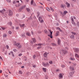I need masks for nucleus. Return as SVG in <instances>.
Returning a JSON list of instances; mask_svg holds the SVG:
<instances>
[{
  "label": "nucleus",
  "mask_w": 79,
  "mask_h": 79,
  "mask_svg": "<svg viewBox=\"0 0 79 79\" xmlns=\"http://www.w3.org/2000/svg\"><path fill=\"white\" fill-rule=\"evenodd\" d=\"M14 45L15 46H17V47H18L19 48H21V45H20V43H16V42H14Z\"/></svg>",
  "instance_id": "1"
},
{
  "label": "nucleus",
  "mask_w": 79,
  "mask_h": 79,
  "mask_svg": "<svg viewBox=\"0 0 79 79\" xmlns=\"http://www.w3.org/2000/svg\"><path fill=\"white\" fill-rule=\"evenodd\" d=\"M68 50V48H66L65 50H62V52L64 54H66V53H67L68 52H67V50Z\"/></svg>",
  "instance_id": "2"
},
{
  "label": "nucleus",
  "mask_w": 79,
  "mask_h": 79,
  "mask_svg": "<svg viewBox=\"0 0 79 79\" xmlns=\"http://www.w3.org/2000/svg\"><path fill=\"white\" fill-rule=\"evenodd\" d=\"M49 31L50 35H48L49 37H50V38H51V39H52V38H53V36H52V34H53V32H51V30H49Z\"/></svg>",
  "instance_id": "3"
},
{
  "label": "nucleus",
  "mask_w": 79,
  "mask_h": 79,
  "mask_svg": "<svg viewBox=\"0 0 79 79\" xmlns=\"http://www.w3.org/2000/svg\"><path fill=\"white\" fill-rule=\"evenodd\" d=\"M71 19L72 21V24H73L76 25V23H75V22H74V19H73V16L71 17Z\"/></svg>",
  "instance_id": "4"
},
{
  "label": "nucleus",
  "mask_w": 79,
  "mask_h": 79,
  "mask_svg": "<svg viewBox=\"0 0 79 79\" xmlns=\"http://www.w3.org/2000/svg\"><path fill=\"white\" fill-rule=\"evenodd\" d=\"M8 15L10 16H12V15H13V12L10 10H9Z\"/></svg>",
  "instance_id": "5"
},
{
  "label": "nucleus",
  "mask_w": 79,
  "mask_h": 79,
  "mask_svg": "<svg viewBox=\"0 0 79 79\" xmlns=\"http://www.w3.org/2000/svg\"><path fill=\"white\" fill-rule=\"evenodd\" d=\"M65 4L67 8H69V7H70V4L68 2H66Z\"/></svg>",
  "instance_id": "6"
},
{
  "label": "nucleus",
  "mask_w": 79,
  "mask_h": 79,
  "mask_svg": "<svg viewBox=\"0 0 79 79\" xmlns=\"http://www.w3.org/2000/svg\"><path fill=\"white\" fill-rule=\"evenodd\" d=\"M43 64L44 66H48L49 64L48 63H46V64H45L44 62H43Z\"/></svg>",
  "instance_id": "7"
},
{
  "label": "nucleus",
  "mask_w": 79,
  "mask_h": 79,
  "mask_svg": "<svg viewBox=\"0 0 79 79\" xmlns=\"http://www.w3.org/2000/svg\"><path fill=\"white\" fill-rule=\"evenodd\" d=\"M60 43H61V40H60V39H58V42H57L58 45H60Z\"/></svg>",
  "instance_id": "8"
},
{
  "label": "nucleus",
  "mask_w": 79,
  "mask_h": 79,
  "mask_svg": "<svg viewBox=\"0 0 79 79\" xmlns=\"http://www.w3.org/2000/svg\"><path fill=\"white\" fill-rule=\"evenodd\" d=\"M70 38L72 39H74V36L73 35H72L70 36Z\"/></svg>",
  "instance_id": "9"
},
{
  "label": "nucleus",
  "mask_w": 79,
  "mask_h": 79,
  "mask_svg": "<svg viewBox=\"0 0 79 79\" xmlns=\"http://www.w3.org/2000/svg\"><path fill=\"white\" fill-rule=\"evenodd\" d=\"M59 79H61V78H62V77H63V75H62V74L60 73L59 74Z\"/></svg>",
  "instance_id": "10"
},
{
  "label": "nucleus",
  "mask_w": 79,
  "mask_h": 79,
  "mask_svg": "<svg viewBox=\"0 0 79 79\" xmlns=\"http://www.w3.org/2000/svg\"><path fill=\"white\" fill-rule=\"evenodd\" d=\"M74 51L75 53H77V52H79V49L78 48H76L75 49Z\"/></svg>",
  "instance_id": "11"
},
{
  "label": "nucleus",
  "mask_w": 79,
  "mask_h": 79,
  "mask_svg": "<svg viewBox=\"0 0 79 79\" xmlns=\"http://www.w3.org/2000/svg\"><path fill=\"white\" fill-rule=\"evenodd\" d=\"M69 69H70V70H71L72 71H74V67H72L71 66H70L69 67Z\"/></svg>",
  "instance_id": "12"
},
{
  "label": "nucleus",
  "mask_w": 79,
  "mask_h": 79,
  "mask_svg": "<svg viewBox=\"0 0 79 79\" xmlns=\"http://www.w3.org/2000/svg\"><path fill=\"white\" fill-rule=\"evenodd\" d=\"M32 40L33 42L34 43H35V42H36V40L35 39V38H32Z\"/></svg>",
  "instance_id": "13"
},
{
  "label": "nucleus",
  "mask_w": 79,
  "mask_h": 79,
  "mask_svg": "<svg viewBox=\"0 0 79 79\" xmlns=\"http://www.w3.org/2000/svg\"><path fill=\"white\" fill-rule=\"evenodd\" d=\"M4 12H5V10L3 9L2 10H0V13H3Z\"/></svg>",
  "instance_id": "14"
},
{
  "label": "nucleus",
  "mask_w": 79,
  "mask_h": 79,
  "mask_svg": "<svg viewBox=\"0 0 79 79\" xmlns=\"http://www.w3.org/2000/svg\"><path fill=\"white\" fill-rule=\"evenodd\" d=\"M42 69H43V71H44L45 73V72H46V71H47V69H46V68H43Z\"/></svg>",
  "instance_id": "15"
},
{
  "label": "nucleus",
  "mask_w": 79,
  "mask_h": 79,
  "mask_svg": "<svg viewBox=\"0 0 79 79\" xmlns=\"http://www.w3.org/2000/svg\"><path fill=\"white\" fill-rule=\"evenodd\" d=\"M64 4H62L60 5V7L61 8H64Z\"/></svg>",
  "instance_id": "16"
},
{
  "label": "nucleus",
  "mask_w": 79,
  "mask_h": 79,
  "mask_svg": "<svg viewBox=\"0 0 79 79\" xmlns=\"http://www.w3.org/2000/svg\"><path fill=\"white\" fill-rule=\"evenodd\" d=\"M44 57H47V52H45L44 53Z\"/></svg>",
  "instance_id": "17"
},
{
  "label": "nucleus",
  "mask_w": 79,
  "mask_h": 79,
  "mask_svg": "<svg viewBox=\"0 0 79 79\" xmlns=\"http://www.w3.org/2000/svg\"><path fill=\"white\" fill-rule=\"evenodd\" d=\"M75 57H76V58H79V55H78L76 53H75Z\"/></svg>",
  "instance_id": "18"
},
{
  "label": "nucleus",
  "mask_w": 79,
  "mask_h": 79,
  "mask_svg": "<svg viewBox=\"0 0 79 79\" xmlns=\"http://www.w3.org/2000/svg\"><path fill=\"white\" fill-rule=\"evenodd\" d=\"M25 25V24H23L22 25L19 24V26L20 27H24V26Z\"/></svg>",
  "instance_id": "19"
},
{
  "label": "nucleus",
  "mask_w": 79,
  "mask_h": 79,
  "mask_svg": "<svg viewBox=\"0 0 79 79\" xmlns=\"http://www.w3.org/2000/svg\"><path fill=\"white\" fill-rule=\"evenodd\" d=\"M57 29V30H59V31H60V32H62V30H61V29L59 27H57L56 28Z\"/></svg>",
  "instance_id": "20"
},
{
  "label": "nucleus",
  "mask_w": 79,
  "mask_h": 79,
  "mask_svg": "<svg viewBox=\"0 0 79 79\" xmlns=\"http://www.w3.org/2000/svg\"><path fill=\"white\" fill-rule=\"evenodd\" d=\"M73 72H70L69 73V75L70 76V77H73Z\"/></svg>",
  "instance_id": "21"
},
{
  "label": "nucleus",
  "mask_w": 79,
  "mask_h": 79,
  "mask_svg": "<svg viewBox=\"0 0 79 79\" xmlns=\"http://www.w3.org/2000/svg\"><path fill=\"white\" fill-rule=\"evenodd\" d=\"M60 33V32L58 31H57L56 32V36H58V35H59V33Z\"/></svg>",
  "instance_id": "22"
},
{
  "label": "nucleus",
  "mask_w": 79,
  "mask_h": 79,
  "mask_svg": "<svg viewBox=\"0 0 79 79\" xmlns=\"http://www.w3.org/2000/svg\"><path fill=\"white\" fill-rule=\"evenodd\" d=\"M7 36V35L6 34H4L3 35V37H6Z\"/></svg>",
  "instance_id": "23"
},
{
  "label": "nucleus",
  "mask_w": 79,
  "mask_h": 79,
  "mask_svg": "<svg viewBox=\"0 0 79 79\" xmlns=\"http://www.w3.org/2000/svg\"><path fill=\"white\" fill-rule=\"evenodd\" d=\"M43 45V44H40V43L38 44H35L36 45H37L38 46H40V45Z\"/></svg>",
  "instance_id": "24"
},
{
  "label": "nucleus",
  "mask_w": 79,
  "mask_h": 79,
  "mask_svg": "<svg viewBox=\"0 0 79 79\" xmlns=\"http://www.w3.org/2000/svg\"><path fill=\"white\" fill-rule=\"evenodd\" d=\"M26 35H28V36H30L31 35V34H30V33H29V32H27L26 33Z\"/></svg>",
  "instance_id": "25"
},
{
  "label": "nucleus",
  "mask_w": 79,
  "mask_h": 79,
  "mask_svg": "<svg viewBox=\"0 0 79 79\" xmlns=\"http://www.w3.org/2000/svg\"><path fill=\"white\" fill-rule=\"evenodd\" d=\"M8 32L9 34H10V35H11V34H12V32L11 31H9Z\"/></svg>",
  "instance_id": "26"
},
{
  "label": "nucleus",
  "mask_w": 79,
  "mask_h": 79,
  "mask_svg": "<svg viewBox=\"0 0 79 79\" xmlns=\"http://www.w3.org/2000/svg\"><path fill=\"white\" fill-rule=\"evenodd\" d=\"M21 6V4H18V5H15V6H16V7H18V6Z\"/></svg>",
  "instance_id": "27"
},
{
  "label": "nucleus",
  "mask_w": 79,
  "mask_h": 79,
  "mask_svg": "<svg viewBox=\"0 0 79 79\" xmlns=\"http://www.w3.org/2000/svg\"><path fill=\"white\" fill-rule=\"evenodd\" d=\"M67 13H68V11H64L63 14L64 15H66Z\"/></svg>",
  "instance_id": "28"
},
{
  "label": "nucleus",
  "mask_w": 79,
  "mask_h": 79,
  "mask_svg": "<svg viewBox=\"0 0 79 79\" xmlns=\"http://www.w3.org/2000/svg\"><path fill=\"white\" fill-rule=\"evenodd\" d=\"M25 8H26V5H24L22 7L21 9L23 10V9H24Z\"/></svg>",
  "instance_id": "29"
},
{
  "label": "nucleus",
  "mask_w": 79,
  "mask_h": 79,
  "mask_svg": "<svg viewBox=\"0 0 79 79\" xmlns=\"http://www.w3.org/2000/svg\"><path fill=\"white\" fill-rule=\"evenodd\" d=\"M10 53L12 54V56H15V55H14V54H13V52H10Z\"/></svg>",
  "instance_id": "30"
},
{
  "label": "nucleus",
  "mask_w": 79,
  "mask_h": 79,
  "mask_svg": "<svg viewBox=\"0 0 79 79\" xmlns=\"http://www.w3.org/2000/svg\"><path fill=\"white\" fill-rule=\"evenodd\" d=\"M71 33L72 34H73V35H76V32H74L73 31Z\"/></svg>",
  "instance_id": "31"
},
{
  "label": "nucleus",
  "mask_w": 79,
  "mask_h": 79,
  "mask_svg": "<svg viewBox=\"0 0 79 79\" xmlns=\"http://www.w3.org/2000/svg\"><path fill=\"white\" fill-rule=\"evenodd\" d=\"M70 60H75V59L74 58H72V57H71L70 58Z\"/></svg>",
  "instance_id": "32"
},
{
  "label": "nucleus",
  "mask_w": 79,
  "mask_h": 79,
  "mask_svg": "<svg viewBox=\"0 0 79 79\" xmlns=\"http://www.w3.org/2000/svg\"><path fill=\"white\" fill-rule=\"evenodd\" d=\"M50 10H52V11H54V10H53V8H52V7H50Z\"/></svg>",
  "instance_id": "33"
},
{
  "label": "nucleus",
  "mask_w": 79,
  "mask_h": 79,
  "mask_svg": "<svg viewBox=\"0 0 79 79\" xmlns=\"http://www.w3.org/2000/svg\"><path fill=\"white\" fill-rule=\"evenodd\" d=\"M42 19V17H40L39 18V21H40L41 19Z\"/></svg>",
  "instance_id": "34"
},
{
  "label": "nucleus",
  "mask_w": 79,
  "mask_h": 79,
  "mask_svg": "<svg viewBox=\"0 0 79 79\" xmlns=\"http://www.w3.org/2000/svg\"><path fill=\"white\" fill-rule=\"evenodd\" d=\"M51 45L52 46H56V44L55 43H52Z\"/></svg>",
  "instance_id": "35"
},
{
  "label": "nucleus",
  "mask_w": 79,
  "mask_h": 79,
  "mask_svg": "<svg viewBox=\"0 0 79 79\" xmlns=\"http://www.w3.org/2000/svg\"><path fill=\"white\" fill-rule=\"evenodd\" d=\"M8 24H10V26H11V25L12 24V23L11 22H9L8 23Z\"/></svg>",
  "instance_id": "36"
},
{
  "label": "nucleus",
  "mask_w": 79,
  "mask_h": 79,
  "mask_svg": "<svg viewBox=\"0 0 79 79\" xmlns=\"http://www.w3.org/2000/svg\"><path fill=\"white\" fill-rule=\"evenodd\" d=\"M49 64H52L53 63V62H52V61H50L49 62Z\"/></svg>",
  "instance_id": "37"
},
{
  "label": "nucleus",
  "mask_w": 79,
  "mask_h": 79,
  "mask_svg": "<svg viewBox=\"0 0 79 79\" xmlns=\"http://www.w3.org/2000/svg\"><path fill=\"white\" fill-rule=\"evenodd\" d=\"M37 17H38L40 15V14L39 13V12H37Z\"/></svg>",
  "instance_id": "38"
},
{
  "label": "nucleus",
  "mask_w": 79,
  "mask_h": 79,
  "mask_svg": "<svg viewBox=\"0 0 79 79\" xmlns=\"http://www.w3.org/2000/svg\"><path fill=\"white\" fill-rule=\"evenodd\" d=\"M26 10H27V11H28V12L30 11V9H29L28 8H27Z\"/></svg>",
  "instance_id": "39"
},
{
  "label": "nucleus",
  "mask_w": 79,
  "mask_h": 79,
  "mask_svg": "<svg viewBox=\"0 0 79 79\" xmlns=\"http://www.w3.org/2000/svg\"><path fill=\"white\" fill-rule=\"evenodd\" d=\"M19 73L21 74H23V72H22V71L20 70L19 71Z\"/></svg>",
  "instance_id": "40"
},
{
  "label": "nucleus",
  "mask_w": 79,
  "mask_h": 79,
  "mask_svg": "<svg viewBox=\"0 0 79 79\" xmlns=\"http://www.w3.org/2000/svg\"><path fill=\"white\" fill-rule=\"evenodd\" d=\"M41 23H44V20L41 19V21H40Z\"/></svg>",
  "instance_id": "41"
},
{
  "label": "nucleus",
  "mask_w": 79,
  "mask_h": 79,
  "mask_svg": "<svg viewBox=\"0 0 79 79\" xmlns=\"http://www.w3.org/2000/svg\"><path fill=\"white\" fill-rule=\"evenodd\" d=\"M61 67H62V68H64L65 67V66H64V65H61Z\"/></svg>",
  "instance_id": "42"
},
{
  "label": "nucleus",
  "mask_w": 79,
  "mask_h": 79,
  "mask_svg": "<svg viewBox=\"0 0 79 79\" xmlns=\"http://www.w3.org/2000/svg\"><path fill=\"white\" fill-rule=\"evenodd\" d=\"M6 1L9 3L11 2V0H6Z\"/></svg>",
  "instance_id": "43"
},
{
  "label": "nucleus",
  "mask_w": 79,
  "mask_h": 79,
  "mask_svg": "<svg viewBox=\"0 0 79 79\" xmlns=\"http://www.w3.org/2000/svg\"><path fill=\"white\" fill-rule=\"evenodd\" d=\"M33 3H34V1L32 0L31 2V4L32 5V4H33Z\"/></svg>",
  "instance_id": "44"
},
{
  "label": "nucleus",
  "mask_w": 79,
  "mask_h": 79,
  "mask_svg": "<svg viewBox=\"0 0 79 79\" xmlns=\"http://www.w3.org/2000/svg\"><path fill=\"white\" fill-rule=\"evenodd\" d=\"M24 59L25 61L27 60V57H24Z\"/></svg>",
  "instance_id": "45"
},
{
  "label": "nucleus",
  "mask_w": 79,
  "mask_h": 79,
  "mask_svg": "<svg viewBox=\"0 0 79 79\" xmlns=\"http://www.w3.org/2000/svg\"><path fill=\"white\" fill-rule=\"evenodd\" d=\"M13 50L14 52H17V50L16 49H14Z\"/></svg>",
  "instance_id": "46"
},
{
  "label": "nucleus",
  "mask_w": 79,
  "mask_h": 79,
  "mask_svg": "<svg viewBox=\"0 0 79 79\" xmlns=\"http://www.w3.org/2000/svg\"><path fill=\"white\" fill-rule=\"evenodd\" d=\"M6 47L7 49H8V48H9V46H8V45H6Z\"/></svg>",
  "instance_id": "47"
},
{
  "label": "nucleus",
  "mask_w": 79,
  "mask_h": 79,
  "mask_svg": "<svg viewBox=\"0 0 79 79\" xmlns=\"http://www.w3.org/2000/svg\"><path fill=\"white\" fill-rule=\"evenodd\" d=\"M25 34H22V37H25V35H24Z\"/></svg>",
  "instance_id": "48"
},
{
  "label": "nucleus",
  "mask_w": 79,
  "mask_h": 79,
  "mask_svg": "<svg viewBox=\"0 0 79 79\" xmlns=\"http://www.w3.org/2000/svg\"><path fill=\"white\" fill-rule=\"evenodd\" d=\"M77 25L78 26H79V22H77Z\"/></svg>",
  "instance_id": "49"
},
{
  "label": "nucleus",
  "mask_w": 79,
  "mask_h": 79,
  "mask_svg": "<svg viewBox=\"0 0 79 79\" xmlns=\"http://www.w3.org/2000/svg\"><path fill=\"white\" fill-rule=\"evenodd\" d=\"M46 9L47 10H48V11H49V10H50V9H49V8L48 7H47L46 8Z\"/></svg>",
  "instance_id": "50"
},
{
  "label": "nucleus",
  "mask_w": 79,
  "mask_h": 79,
  "mask_svg": "<svg viewBox=\"0 0 79 79\" xmlns=\"http://www.w3.org/2000/svg\"><path fill=\"white\" fill-rule=\"evenodd\" d=\"M28 19L29 20H31V19H32V17H30Z\"/></svg>",
  "instance_id": "51"
},
{
  "label": "nucleus",
  "mask_w": 79,
  "mask_h": 79,
  "mask_svg": "<svg viewBox=\"0 0 79 79\" xmlns=\"http://www.w3.org/2000/svg\"><path fill=\"white\" fill-rule=\"evenodd\" d=\"M44 31L45 33L46 34H47V30H45Z\"/></svg>",
  "instance_id": "52"
},
{
  "label": "nucleus",
  "mask_w": 79,
  "mask_h": 79,
  "mask_svg": "<svg viewBox=\"0 0 79 79\" xmlns=\"http://www.w3.org/2000/svg\"><path fill=\"white\" fill-rule=\"evenodd\" d=\"M1 28L3 30H5V28L4 27H1Z\"/></svg>",
  "instance_id": "53"
},
{
  "label": "nucleus",
  "mask_w": 79,
  "mask_h": 79,
  "mask_svg": "<svg viewBox=\"0 0 79 79\" xmlns=\"http://www.w3.org/2000/svg\"><path fill=\"white\" fill-rule=\"evenodd\" d=\"M41 46H39L38 48H37L38 49H40L41 48Z\"/></svg>",
  "instance_id": "54"
},
{
  "label": "nucleus",
  "mask_w": 79,
  "mask_h": 79,
  "mask_svg": "<svg viewBox=\"0 0 79 79\" xmlns=\"http://www.w3.org/2000/svg\"><path fill=\"white\" fill-rule=\"evenodd\" d=\"M0 59L1 60H3V58L2 57V56H0Z\"/></svg>",
  "instance_id": "55"
},
{
  "label": "nucleus",
  "mask_w": 79,
  "mask_h": 79,
  "mask_svg": "<svg viewBox=\"0 0 79 79\" xmlns=\"http://www.w3.org/2000/svg\"><path fill=\"white\" fill-rule=\"evenodd\" d=\"M21 55H22V54L20 53V54H19V56H21Z\"/></svg>",
  "instance_id": "56"
},
{
  "label": "nucleus",
  "mask_w": 79,
  "mask_h": 79,
  "mask_svg": "<svg viewBox=\"0 0 79 79\" xmlns=\"http://www.w3.org/2000/svg\"><path fill=\"white\" fill-rule=\"evenodd\" d=\"M16 29H19V27H16L15 28Z\"/></svg>",
  "instance_id": "57"
},
{
  "label": "nucleus",
  "mask_w": 79,
  "mask_h": 79,
  "mask_svg": "<svg viewBox=\"0 0 79 79\" xmlns=\"http://www.w3.org/2000/svg\"><path fill=\"white\" fill-rule=\"evenodd\" d=\"M56 71L57 72H58V71H60V70H59V69H57L56 70Z\"/></svg>",
  "instance_id": "58"
},
{
  "label": "nucleus",
  "mask_w": 79,
  "mask_h": 79,
  "mask_svg": "<svg viewBox=\"0 0 79 79\" xmlns=\"http://www.w3.org/2000/svg\"><path fill=\"white\" fill-rule=\"evenodd\" d=\"M73 18H74V19H76V18L75 16L73 17Z\"/></svg>",
  "instance_id": "59"
},
{
  "label": "nucleus",
  "mask_w": 79,
  "mask_h": 79,
  "mask_svg": "<svg viewBox=\"0 0 79 79\" xmlns=\"http://www.w3.org/2000/svg\"><path fill=\"white\" fill-rule=\"evenodd\" d=\"M32 67H33V68H35V67H36V66L35 65H32Z\"/></svg>",
  "instance_id": "60"
},
{
  "label": "nucleus",
  "mask_w": 79,
  "mask_h": 79,
  "mask_svg": "<svg viewBox=\"0 0 79 79\" xmlns=\"http://www.w3.org/2000/svg\"><path fill=\"white\" fill-rule=\"evenodd\" d=\"M33 58H35V55H33Z\"/></svg>",
  "instance_id": "61"
},
{
  "label": "nucleus",
  "mask_w": 79,
  "mask_h": 79,
  "mask_svg": "<svg viewBox=\"0 0 79 79\" xmlns=\"http://www.w3.org/2000/svg\"><path fill=\"white\" fill-rule=\"evenodd\" d=\"M13 3L14 4H15L16 3V2H15V1H13Z\"/></svg>",
  "instance_id": "62"
},
{
  "label": "nucleus",
  "mask_w": 79,
  "mask_h": 79,
  "mask_svg": "<svg viewBox=\"0 0 79 79\" xmlns=\"http://www.w3.org/2000/svg\"><path fill=\"white\" fill-rule=\"evenodd\" d=\"M5 55H6L7 54V52L6 51V52H5Z\"/></svg>",
  "instance_id": "63"
},
{
  "label": "nucleus",
  "mask_w": 79,
  "mask_h": 79,
  "mask_svg": "<svg viewBox=\"0 0 79 79\" xmlns=\"http://www.w3.org/2000/svg\"><path fill=\"white\" fill-rule=\"evenodd\" d=\"M31 34H32V35L34 34V33H33V31H31Z\"/></svg>",
  "instance_id": "64"
}]
</instances>
